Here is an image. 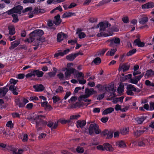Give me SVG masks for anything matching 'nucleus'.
<instances>
[{
    "label": "nucleus",
    "mask_w": 154,
    "mask_h": 154,
    "mask_svg": "<svg viewBox=\"0 0 154 154\" xmlns=\"http://www.w3.org/2000/svg\"><path fill=\"white\" fill-rule=\"evenodd\" d=\"M89 21L91 23H95L97 22V19L96 18L91 17L89 18Z\"/></svg>",
    "instance_id": "nucleus-63"
},
{
    "label": "nucleus",
    "mask_w": 154,
    "mask_h": 154,
    "mask_svg": "<svg viewBox=\"0 0 154 154\" xmlns=\"http://www.w3.org/2000/svg\"><path fill=\"white\" fill-rule=\"evenodd\" d=\"M77 43V41L76 40H69L68 41V43L71 44L72 45H74Z\"/></svg>",
    "instance_id": "nucleus-62"
},
{
    "label": "nucleus",
    "mask_w": 154,
    "mask_h": 154,
    "mask_svg": "<svg viewBox=\"0 0 154 154\" xmlns=\"http://www.w3.org/2000/svg\"><path fill=\"white\" fill-rule=\"evenodd\" d=\"M76 151L79 153H82L84 152V148L81 146H78L76 148Z\"/></svg>",
    "instance_id": "nucleus-44"
},
{
    "label": "nucleus",
    "mask_w": 154,
    "mask_h": 154,
    "mask_svg": "<svg viewBox=\"0 0 154 154\" xmlns=\"http://www.w3.org/2000/svg\"><path fill=\"white\" fill-rule=\"evenodd\" d=\"M89 97V95L87 94H85V95H82L80 96L79 100V101L80 100H82V99H86Z\"/></svg>",
    "instance_id": "nucleus-53"
},
{
    "label": "nucleus",
    "mask_w": 154,
    "mask_h": 154,
    "mask_svg": "<svg viewBox=\"0 0 154 154\" xmlns=\"http://www.w3.org/2000/svg\"><path fill=\"white\" fill-rule=\"evenodd\" d=\"M43 113V111H38V114L36 115L34 120L36 123V125H41V124H45V125H58L57 124L55 123L53 125L54 123L51 122L49 123L48 124H47V122L46 121H44L42 119L45 118V116L44 115H41V113Z\"/></svg>",
    "instance_id": "nucleus-2"
},
{
    "label": "nucleus",
    "mask_w": 154,
    "mask_h": 154,
    "mask_svg": "<svg viewBox=\"0 0 154 154\" xmlns=\"http://www.w3.org/2000/svg\"><path fill=\"white\" fill-rule=\"evenodd\" d=\"M96 93V91L93 88H91L90 89L88 88H86L85 90V94L89 95V96Z\"/></svg>",
    "instance_id": "nucleus-18"
},
{
    "label": "nucleus",
    "mask_w": 154,
    "mask_h": 154,
    "mask_svg": "<svg viewBox=\"0 0 154 154\" xmlns=\"http://www.w3.org/2000/svg\"><path fill=\"white\" fill-rule=\"evenodd\" d=\"M52 99L54 103H56L57 102L60 100L59 97H57L56 96H54L53 97Z\"/></svg>",
    "instance_id": "nucleus-55"
},
{
    "label": "nucleus",
    "mask_w": 154,
    "mask_h": 154,
    "mask_svg": "<svg viewBox=\"0 0 154 154\" xmlns=\"http://www.w3.org/2000/svg\"><path fill=\"white\" fill-rule=\"evenodd\" d=\"M16 88L17 87L14 85H11L9 87V90L12 92L13 94L16 95L18 94Z\"/></svg>",
    "instance_id": "nucleus-24"
},
{
    "label": "nucleus",
    "mask_w": 154,
    "mask_h": 154,
    "mask_svg": "<svg viewBox=\"0 0 154 154\" xmlns=\"http://www.w3.org/2000/svg\"><path fill=\"white\" fill-rule=\"evenodd\" d=\"M116 145L119 147L125 148L126 147L125 142L123 140H120L116 143Z\"/></svg>",
    "instance_id": "nucleus-25"
},
{
    "label": "nucleus",
    "mask_w": 154,
    "mask_h": 154,
    "mask_svg": "<svg viewBox=\"0 0 154 154\" xmlns=\"http://www.w3.org/2000/svg\"><path fill=\"white\" fill-rule=\"evenodd\" d=\"M146 116H142L139 117L137 118H136V121L139 124H141L144 120L146 119Z\"/></svg>",
    "instance_id": "nucleus-30"
},
{
    "label": "nucleus",
    "mask_w": 154,
    "mask_h": 154,
    "mask_svg": "<svg viewBox=\"0 0 154 154\" xmlns=\"http://www.w3.org/2000/svg\"><path fill=\"white\" fill-rule=\"evenodd\" d=\"M8 91V89L6 87H3L2 89L0 88V94L2 96V97H3L5 96Z\"/></svg>",
    "instance_id": "nucleus-21"
},
{
    "label": "nucleus",
    "mask_w": 154,
    "mask_h": 154,
    "mask_svg": "<svg viewBox=\"0 0 154 154\" xmlns=\"http://www.w3.org/2000/svg\"><path fill=\"white\" fill-rule=\"evenodd\" d=\"M144 75L143 73H142L140 75H139L136 76H135V78H136V79L138 81L140 80L141 78H142Z\"/></svg>",
    "instance_id": "nucleus-58"
},
{
    "label": "nucleus",
    "mask_w": 154,
    "mask_h": 154,
    "mask_svg": "<svg viewBox=\"0 0 154 154\" xmlns=\"http://www.w3.org/2000/svg\"><path fill=\"white\" fill-rule=\"evenodd\" d=\"M129 65L125 64L122 65V66H119V71L120 72L122 69L123 72H125L128 71L129 69Z\"/></svg>",
    "instance_id": "nucleus-19"
},
{
    "label": "nucleus",
    "mask_w": 154,
    "mask_h": 154,
    "mask_svg": "<svg viewBox=\"0 0 154 154\" xmlns=\"http://www.w3.org/2000/svg\"><path fill=\"white\" fill-rule=\"evenodd\" d=\"M20 43V41L19 40H16L11 43V46L9 47V49L10 50H12L17 46Z\"/></svg>",
    "instance_id": "nucleus-14"
},
{
    "label": "nucleus",
    "mask_w": 154,
    "mask_h": 154,
    "mask_svg": "<svg viewBox=\"0 0 154 154\" xmlns=\"http://www.w3.org/2000/svg\"><path fill=\"white\" fill-rule=\"evenodd\" d=\"M143 133L139 131L137 128H136L135 131L134 130V135L136 137H137L141 135Z\"/></svg>",
    "instance_id": "nucleus-37"
},
{
    "label": "nucleus",
    "mask_w": 154,
    "mask_h": 154,
    "mask_svg": "<svg viewBox=\"0 0 154 154\" xmlns=\"http://www.w3.org/2000/svg\"><path fill=\"white\" fill-rule=\"evenodd\" d=\"M104 147V150L109 152L113 151L114 149L112 145L108 143H105L103 144Z\"/></svg>",
    "instance_id": "nucleus-16"
},
{
    "label": "nucleus",
    "mask_w": 154,
    "mask_h": 154,
    "mask_svg": "<svg viewBox=\"0 0 154 154\" xmlns=\"http://www.w3.org/2000/svg\"><path fill=\"white\" fill-rule=\"evenodd\" d=\"M71 121L70 119H69L66 120L63 118L60 119L58 120L57 121V123H60L62 124H65L70 122Z\"/></svg>",
    "instance_id": "nucleus-29"
},
{
    "label": "nucleus",
    "mask_w": 154,
    "mask_h": 154,
    "mask_svg": "<svg viewBox=\"0 0 154 154\" xmlns=\"http://www.w3.org/2000/svg\"><path fill=\"white\" fill-rule=\"evenodd\" d=\"M12 16L13 18V19L12 21L13 22L16 23L19 21V20L17 14H12Z\"/></svg>",
    "instance_id": "nucleus-40"
},
{
    "label": "nucleus",
    "mask_w": 154,
    "mask_h": 154,
    "mask_svg": "<svg viewBox=\"0 0 154 154\" xmlns=\"http://www.w3.org/2000/svg\"><path fill=\"white\" fill-rule=\"evenodd\" d=\"M66 38V35L63 32L59 33L57 34V42H60L63 40L64 38Z\"/></svg>",
    "instance_id": "nucleus-15"
},
{
    "label": "nucleus",
    "mask_w": 154,
    "mask_h": 154,
    "mask_svg": "<svg viewBox=\"0 0 154 154\" xmlns=\"http://www.w3.org/2000/svg\"><path fill=\"white\" fill-rule=\"evenodd\" d=\"M14 8H14V7L12 9L7 11V13H8V15H11V14H12L14 13V10H15Z\"/></svg>",
    "instance_id": "nucleus-60"
},
{
    "label": "nucleus",
    "mask_w": 154,
    "mask_h": 154,
    "mask_svg": "<svg viewBox=\"0 0 154 154\" xmlns=\"http://www.w3.org/2000/svg\"><path fill=\"white\" fill-rule=\"evenodd\" d=\"M4 102L3 99H0V109H3L5 107V106L3 105Z\"/></svg>",
    "instance_id": "nucleus-57"
},
{
    "label": "nucleus",
    "mask_w": 154,
    "mask_h": 154,
    "mask_svg": "<svg viewBox=\"0 0 154 154\" xmlns=\"http://www.w3.org/2000/svg\"><path fill=\"white\" fill-rule=\"evenodd\" d=\"M33 73L35 74V77L36 75L38 78L42 77L44 74L43 72L38 69L34 70Z\"/></svg>",
    "instance_id": "nucleus-23"
},
{
    "label": "nucleus",
    "mask_w": 154,
    "mask_h": 154,
    "mask_svg": "<svg viewBox=\"0 0 154 154\" xmlns=\"http://www.w3.org/2000/svg\"><path fill=\"white\" fill-rule=\"evenodd\" d=\"M138 88L135 87L133 85L128 84L126 87L127 91L126 93L128 95L130 96H134V94L133 91L137 92V89Z\"/></svg>",
    "instance_id": "nucleus-3"
},
{
    "label": "nucleus",
    "mask_w": 154,
    "mask_h": 154,
    "mask_svg": "<svg viewBox=\"0 0 154 154\" xmlns=\"http://www.w3.org/2000/svg\"><path fill=\"white\" fill-rule=\"evenodd\" d=\"M19 138H20L19 137ZM21 139L23 142H26L28 139V135L27 134H24L22 136H21Z\"/></svg>",
    "instance_id": "nucleus-41"
},
{
    "label": "nucleus",
    "mask_w": 154,
    "mask_h": 154,
    "mask_svg": "<svg viewBox=\"0 0 154 154\" xmlns=\"http://www.w3.org/2000/svg\"><path fill=\"white\" fill-rule=\"evenodd\" d=\"M14 8H14V13H17L19 14H20L21 13V11L23 9V6L20 5H18L14 7Z\"/></svg>",
    "instance_id": "nucleus-27"
},
{
    "label": "nucleus",
    "mask_w": 154,
    "mask_h": 154,
    "mask_svg": "<svg viewBox=\"0 0 154 154\" xmlns=\"http://www.w3.org/2000/svg\"><path fill=\"white\" fill-rule=\"evenodd\" d=\"M136 51L137 50L135 49H134L131 50H130L127 53L126 55L128 56H131L135 54Z\"/></svg>",
    "instance_id": "nucleus-43"
},
{
    "label": "nucleus",
    "mask_w": 154,
    "mask_h": 154,
    "mask_svg": "<svg viewBox=\"0 0 154 154\" xmlns=\"http://www.w3.org/2000/svg\"><path fill=\"white\" fill-rule=\"evenodd\" d=\"M83 103L81 102V103L78 102H76L75 103L73 104L72 106V107L74 108H75L77 106H80L82 105Z\"/></svg>",
    "instance_id": "nucleus-56"
},
{
    "label": "nucleus",
    "mask_w": 154,
    "mask_h": 154,
    "mask_svg": "<svg viewBox=\"0 0 154 154\" xmlns=\"http://www.w3.org/2000/svg\"><path fill=\"white\" fill-rule=\"evenodd\" d=\"M77 123L76 125H85L86 122L84 120H79L77 121Z\"/></svg>",
    "instance_id": "nucleus-48"
},
{
    "label": "nucleus",
    "mask_w": 154,
    "mask_h": 154,
    "mask_svg": "<svg viewBox=\"0 0 154 154\" xmlns=\"http://www.w3.org/2000/svg\"><path fill=\"white\" fill-rule=\"evenodd\" d=\"M148 140L146 138H142L138 140V146H139L144 147L147 144Z\"/></svg>",
    "instance_id": "nucleus-10"
},
{
    "label": "nucleus",
    "mask_w": 154,
    "mask_h": 154,
    "mask_svg": "<svg viewBox=\"0 0 154 154\" xmlns=\"http://www.w3.org/2000/svg\"><path fill=\"white\" fill-rule=\"evenodd\" d=\"M104 86L105 87V84L102 85L100 84H98L96 87L98 88L99 91L101 92L104 90Z\"/></svg>",
    "instance_id": "nucleus-38"
},
{
    "label": "nucleus",
    "mask_w": 154,
    "mask_h": 154,
    "mask_svg": "<svg viewBox=\"0 0 154 154\" xmlns=\"http://www.w3.org/2000/svg\"><path fill=\"white\" fill-rule=\"evenodd\" d=\"M60 51H61L60 50L58 51V53H56L54 54V57H57L60 56L63 57L64 55L63 52H59Z\"/></svg>",
    "instance_id": "nucleus-50"
},
{
    "label": "nucleus",
    "mask_w": 154,
    "mask_h": 154,
    "mask_svg": "<svg viewBox=\"0 0 154 154\" xmlns=\"http://www.w3.org/2000/svg\"><path fill=\"white\" fill-rule=\"evenodd\" d=\"M124 87L123 84H120L117 89V91L119 94H121L124 92Z\"/></svg>",
    "instance_id": "nucleus-32"
},
{
    "label": "nucleus",
    "mask_w": 154,
    "mask_h": 154,
    "mask_svg": "<svg viewBox=\"0 0 154 154\" xmlns=\"http://www.w3.org/2000/svg\"><path fill=\"white\" fill-rule=\"evenodd\" d=\"M93 62L96 65H98L101 63V59L99 57H97L93 60Z\"/></svg>",
    "instance_id": "nucleus-42"
},
{
    "label": "nucleus",
    "mask_w": 154,
    "mask_h": 154,
    "mask_svg": "<svg viewBox=\"0 0 154 154\" xmlns=\"http://www.w3.org/2000/svg\"><path fill=\"white\" fill-rule=\"evenodd\" d=\"M99 24H100V32H104L105 31L106 28L111 26L110 24L108 21L105 22H100L99 23Z\"/></svg>",
    "instance_id": "nucleus-8"
},
{
    "label": "nucleus",
    "mask_w": 154,
    "mask_h": 154,
    "mask_svg": "<svg viewBox=\"0 0 154 154\" xmlns=\"http://www.w3.org/2000/svg\"><path fill=\"white\" fill-rule=\"evenodd\" d=\"M148 20L147 17L145 16L141 18L140 20V23L142 24L146 23Z\"/></svg>",
    "instance_id": "nucleus-35"
},
{
    "label": "nucleus",
    "mask_w": 154,
    "mask_h": 154,
    "mask_svg": "<svg viewBox=\"0 0 154 154\" xmlns=\"http://www.w3.org/2000/svg\"><path fill=\"white\" fill-rule=\"evenodd\" d=\"M63 91V88L61 86H59L58 88L56 90V92L57 93H60L62 92Z\"/></svg>",
    "instance_id": "nucleus-54"
},
{
    "label": "nucleus",
    "mask_w": 154,
    "mask_h": 154,
    "mask_svg": "<svg viewBox=\"0 0 154 154\" xmlns=\"http://www.w3.org/2000/svg\"><path fill=\"white\" fill-rule=\"evenodd\" d=\"M154 76V71L152 69H150L146 71L145 75V76H147L148 77H151Z\"/></svg>",
    "instance_id": "nucleus-28"
},
{
    "label": "nucleus",
    "mask_w": 154,
    "mask_h": 154,
    "mask_svg": "<svg viewBox=\"0 0 154 154\" xmlns=\"http://www.w3.org/2000/svg\"><path fill=\"white\" fill-rule=\"evenodd\" d=\"M104 90L106 92L109 93H114L116 91V90L114 88V84H105V87L104 86Z\"/></svg>",
    "instance_id": "nucleus-6"
},
{
    "label": "nucleus",
    "mask_w": 154,
    "mask_h": 154,
    "mask_svg": "<svg viewBox=\"0 0 154 154\" xmlns=\"http://www.w3.org/2000/svg\"><path fill=\"white\" fill-rule=\"evenodd\" d=\"M80 116L79 115H75L71 116L70 117V120L77 119Z\"/></svg>",
    "instance_id": "nucleus-52"
},
{
    "label": "nucleus",
    "mask_w": 154,
    "mask_h": 154,
    "mask_svg": "<svg viewBox=\"0 0 154 154\" xmlns=\"http://www.w3.org/2000/svg\"><path fill=\"white\" fill-rule=\"evenodd\" d=\"M134 43H135L136 45L140 47H143L145 45V43L141 42L140 38L136 39L134 40Z\"/></svg>",
    "instance_id": "nucleus-20"
},
{
    "label": "nucleus",
    "mask_w": 154,
    "mask_h": 154,
    "mask_svg": "<svg viewBox=\"0 0 154 154\" xmlns=\"http://www.w3.org/2000/svg\"><path fill=\"white\" fill-rule=\"evenodd\" d=\"M77 54L76 55L75 53L67 55L66 57V59L70 61H72L77 57Z\"/></svg>",
    "instance_id": "nucleus-22"
},
{
    "label": "nucleus",
    "mask_w": 154,
    "mask_h": 154,
    "mask_svg": "<svg viewBox=\"0 0 154 154\" xmlns=\"http://www.w3.org/2000/svg\"><path fill=\"white\" fill-rule=\"evenodd\" d=\"M117 48H115L112 49H111L110 51H108L106 54V56L110 55V56H113L115 52L117 51Z\"/></svg>",
    "instance_id": "nucleus-33"
},
{
    "label": "nucleus",
    "mask_w": 154,
    "mask_h": 154,
    "mask_svg": "<svg viewBox=\"0 0 154 154\" xmlns=\"http://www.w3.org/2000/svg\"><path fill=\"white\" fill-rule=\"evenodd\" d=\"M60 16L59 14H57L54 17L55 20H53V23L56 26L59 25L61 22V20L60 19Z\"/></svg>",
    "instance_id": "nucleus-13"
},
{
    "label": "nucleus",
    "mask_w": 154,
    "mask_h": 154,
    "mask_svg": "<svg viewBox=\"0 0 154 154\" xmlns=\"http://www.w3.org/2000/svg\"><path fill=\"white\" fill-rule=\"evenodd\" d=\"M79 38L81 39L85 38L86 36V34L84 32L79 33L78 35Z\"/></svg>",
    "instance_id": "nucleus-59"
},
{
    "label": "nucleus",
    "mask_w": 154,
    "mask_h": 154,
    "mask_svg": "<svg viewBox=\"0 0 154 154\" xmlns=\"http://www.w3.org/2000/svg\"><path fill=\"white\" fill-rule=\"evenodd\" d=\"M114 110L113 108L110 107L106 109L102 113L103 115H106L108 113H110L112 112Z\"/></svg>",
    "instance_id": "nucleus-31"
},
{
    "label": "nucleus",
    "mask_w": 154,
    "mask_h": 154,
    "mask_svg": "<svg viewBox=\"0 0 154 154\" xmlns=\"http://www.w3.org/2000/svg\"><path fill=\"white\" fill-rule=\"evenodd\" d=\"M107 50V49H103L97 52V54L98 56L99 55H103L104 54L105 52Z\"/></svg>",
    "instance_id": "nucleus-47"
},
{
    "label": "nucleus",
    "mask_w": 154,
    "mask_h": 154,
    "mask_svg": "<svg viewBox=\"0 0 154 154\" xmlns=\"http://www.w3.org/2000/svg\"><path fill=\"white\" fill-rule=\"evenodd\" d=\"M150 105V111L154 110V102H149Z\"/></svg>",
    "instance_id": "nucleus-64"
},
{
    "label": "nucleus",
    "mask_w": 154,
    "mask_h": 154,
    "mask_svg": "<svg viewBox=\"0 0 154 154\" xmlns=\"http://www.w3.org/2000/svg\"><path fill=\"white\" fill-rule=\"evenodd\" d=\"M8 30H9V34L10 35H13L15 34V28L14 26H9Z\"/></svg>",
    "instance_id": "nucleus-36"
},
{
    "label": "nucleus",
    "mask_w": 154,
    "mask_h": 154,
    "mask_svg": "<svg viewBox=\"0 0 154 154\" xmlns=\"http://www.w3.org/2000/svg\"><path fill=\"white\" fill-rule=\"evenodd\" d=\"M113 33L112 32H109L108 33L101 32L97 34L98 37H106L113 35Z\"/></svg>",
    "instance_id": "nucleus-12"
},
{
    "label": "nucleus",
    "mask_w": 154,
    "mask_h": 154,
    "mask_svg": "<svg viewBox=\"0 0 154 154\" xmlns=\"http://www.w3.org/2000/svg\"><path fill=\"white\" fill-rule=\"evenodd\" d=\"M88 130L89 133L91 135L93 134L94 133L96 134H98L101 132L98 126H90Z\"/></svg>",
    "instance_id": "nucleus-5"
},
{
    "label": "nucleus",
    "mask_w": 154,
    "mask_h": 154,
    "mask_svg": "<svg viewBox=\"0 0 154 154\" xmlns=\"http://www.w3.org/2000/svg\"><path fill=\"white\" fill-rule=\"evenodd\" d=\"M76 76L77 78H81L82 79L84 78V76L83 73L81 72H78L76 74Z\"/></svg>",
    "instance_id": "nucleus-46"
},
{
    "label": "nucleus",
    "mask_w": 154,
    "mask_h": 154,
    "mask_svg": "<svg viewBox=\"0 0 154 154\" xmlns=\"http://www.w3.org/2000/svg\"><path fill=\"white\" fill-rule=\"evenodd\" d=\"M44 33L43 31L42 30H35L30 33L29 38L25 39V41L26 42L29 43L34 41L33 44H35L33 45L38 46L40 42H42L44 41V39L42 38V36Z\"/></svg>",
    "instance_id": "nucleus-1"
},
{
    "label": "nucleus",
    "mask_w": 154,
    "mask_h": 154,
    "mask_svg": "<svg viewBox=\"0 0 154 154\" xmlns=\"http://www.w3.org/2000/svg\"><path fill=\"white\" fill-rule=\"evenodd\" d=\"M154 6V4L152 2H149L142 5V9L152 8Z\"/></svg>",
    "instance_id": "nucleus-17"
},
{
    "label": "nucleus",
    "mask_w": 154,
    "mask_h": 154,
    "mask_svg": "<svg viewBox=\"0 0 154 154\" xmlns=\"http://www.w3.org/2000/svg\"><path fill=\"white\" fill-rule=\"evenodd\" d=\"M129 128H124L121 130L120 133L123 135H125L128 133Z\"/></svg>",
    "instance_id": "nucleus-39"
},
{
    "label": "nucleus",
    "mask_w": 154,
    "mask_h": 154,
    "mask_svg": "<svg viewBox=\"0 0 154 154\" xmlns=\"http://www.w3.org/2000/svg\"><path fill=\"white\" fill-rule=\"evenodd\" d=\"M33 88L35 89V92H41L44 90L45 87L42 84H38L35 85L33 86Z\"/></svg>",
    "instance_id": "nucleus-11"
},
{
    "label": "nucleus",
    "mask_w": 154,
    "mask_h": 154,
    "mask_svg": "<svg viewBox=\"0 0 154 154\" xmlns=\"http://www.w3.org/2000/svg\"><path fill=\"white\" fill-rule=\"evenodd\" d=\"M108 41L110 42L109 45L112 47L114 44L119 45L120 44L121 40L120 39L117 37H114L108 40Z\"/></svg>",
    "instance_id": "nucleus-9"
},
{
    "label": "nucleus",
    "mask_w": 154,
    "mask_h": 154,
    "mask_svg": "<svg viewBox=\"0 0 154 154\" xmlns=\"http://www.w3.org/2000/svg\"><path fill=\"white\" fill-rule=\"evenodd\" d=\"M57 76L60 80H66L65 77H64L63 74L62 73H60L57 74Z\"/></svg>",
    "instance_id": "nucleus-45"
},
{
    "label": "nucleus",
    "mask_w": 154,
    "mask_h": 154,
    "mask_svg": "<svg viewBox=\"0 0 154 154\" xmlns=\"http://www.w3.org/2000/svg\"><path fill=\"white\" fill-rule=\"evenodd\" d=\"M77 71V70L72 68H70L66 69L65 73V78L66 80L69 79L72 74L74 73Z\"/></svg>",
    "instance_id": "nucleus-7"
},
{
    "label": "nucleus",
    "mask_w": 154,
    "mask_h": 154,
    "mask_svg": "<svg viewBox=\"0 0 154 154\" xmlns=\"http://www.w3.org/2000/svg\"><path fill=\"white\" fill-rule=\"evenodd\" d=\"M147 140H148L147 144L148 143L149 145L154 146V138H149Z\"/></svg>",
    "instance_id": "nucleus-49"
},
{
    "label": "nucleus",
    "mask_w": 154,
    "mask_h": 154,
    "mask_svg": "<svg viewBox=\"0 0 154 154\" xmlns=\"http://www.w3.org/2000/svg\"><path fill=\"white\" fill-rule=\"evenodd\" d=\"M70 12H67L64 13L62 16L63 18H65L67 17H71L70 15Z\"/></svg>",
    "instance_id": "nucleus-51"
},
{
    "label": "nucleus",
    "mask_w": 154,
    "mask_h": 154,
    "mask_svg": "<svg viewBox=\"0 0 154 154\" xmlns=\"http://www.w3.org/2000/svg\"><path fill=\"white\" fill-rule=\"evenodd\" d=\"M24 150L22 149H12V151L13 154H22Z\"/></svg>",
    "instance_id": "nucleus-26"
},
{
    "label": "nucleus",
    "mask_w": 154,
    "mask_h": 154,
    "mask_svg": "<svg viewBox=\"0 0 154 154\" xmlns=\"http://www.w3.org/2000/svg\"><path fill=\"white\" fill-rule=\"evenodd\" d=\"M104 93H103L99 95L97 97V99L99 100H101L104 97Z\"/></svg>",
    "instance_id": "nucleus-61"
},
{
    "label": "nucleus",
    "mask_w": 154,
    "mask_h": 154,
    "mask_svg": "<svg viewBox=\"0 0 154 154\" xmlns=\"http://www.w3.org/2000/svg\"><path fill=\"white\" fill-rule=\"evenodd\" d=\"M124 97L123 96H122L119 97H116L112 101L113 103H116L118 102H120L122 103L123 102V99Z\"/></svg>",
    "instance_id": "nucleus-34"
},
{
    "label": "nucleus",
    "mask_w": 154,
    "mask_h": 154,
    "mask_svg": "<svg viewBox=\"0 0 154 154\" xmlns=\"http://www.w3.org/2000/svg\"><path fill=\"white\" fill-rule=\"evenodd\" d=\"M137 128L143 133L146 131H153L154 126H138Z\"/></svg>",
    "instance_id": "nucleus-4"
}]
</instances>
